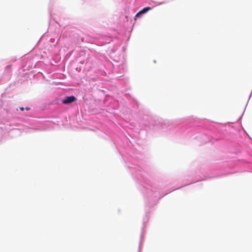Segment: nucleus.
Instances as JSON below:
<instances>
[{
  "mask_svg": "<svg viewBox=\"0 0 252 252\" xmlns=\"http://www.w3.org/2000/svg\"><path fill=\"white\" fill-rule=\"evenodd\" d=\"M76 100V98L74 96H69L65 97L62 101V103L64 104H68L71 103Z\"/></svg>",
  "mask_w": 252,
  "mask_h": 252,
  "instance_id": "1",
  "label": "nucleus"
},
{
  "mask_svg": "<svg viewBox=\"0 0 252 252\" xmlns=\"http://www.w3.org/2000/svg\"><path fill=\"white\" fill-rule=\"evenodd\" d=\"M151 7H145L143 9H142L141 10H140V11H139L135 15V20L137 18H138L140 15L142 14H144L147 12H148L149 10H151Z\"/></svg>",
  "mask_w": 252,
  "mask_h": 252,
  "instance_id": "2",
  "label": "nucleus"
},
{
  "mask_svg": "<svg viewBox=\"0 0 252 252\" xmlns=\"http://www.w3.org/2000/svg\"><path fill=\"white\" fill-rule=\"evenodd\" d=\"M20 110H22V111H23L24 108L23 107H21L20 108Z\"/></svg>",
  "mask_w": 252,
  "mask_h": 252,
  "instance_id": "3",
  "label": "nucleus"
},
{
  "mask_svg": "<svg viewBox=\"0 0 252 252\" xmlns=\"http://www.w3.org/2000/svg\"><path fill=\"white\" fill-rule=\"evenodd\" d=\"M26 109L27 110H29V108H26Z\"/></svg>",
  "mask_w": 252,
  "mask_h": 252,
  "instance_id": "4",
  "label": "nucleus"
}]
</instances>
